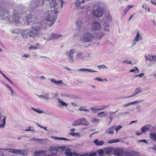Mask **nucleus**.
Wrapping results in <instances>:
<instances>
[{
    "mask_svg": "<svg viewBox=\"0 0 156 156\" xmlns=\"http://www.w3.org/2000/svg\"><path fill=\"white\" fill-rule=\"evenodd\" d=\"M110 15V13L108 12L106 13L105 17L103 18V22L104 21V23L103 24L104 27H109V22L111 21L112 19Z\"/></svg>",
    "mask_w": 156,
    "mask_h": 156,
    "instance_id": "nucleus-8",
    "label": "nucleus"
},
{
    "mask_svg": "<svg viewBox=\"0 0 156 156\" xmlns=\"http://www.w3.org/2000/svg\"><path fill=\"white\" fill-rule=\"evenodd\" d=\"M99 121V120L98 119L96 118H94L92 121V122H98Z\"/></svg>",
    "mask_w": 156,
    "mask_h": 156,
    "instance_id": "nucleus-58",
    "label": "nucleus"
},
{
    "mask_svg": "<svg viewBox=\"0 0 156 156\" xmlns=\"http://www.w3.org/2000/svg\"><path fill=\"white\" fill-rule=\"evenodd\" d=\"M124 149L122 148H119L115 149L113 151V154L116 156H122L124 154Z\"/></svg>",
    "mask_w": 156,
    "mask_h": 156,
    "instance_id": "nucleus-13",
    "label": "nucleus"
},
{
    "mask_svg": "<svg viewBox=\"0 0 156 156\" xmlns=\"http://www.w3.org/2000/svg\"><path fill=\"white\" fill-rule=\"evenodd\" d=\"M94 142L96 145L98 146H101L104 144V142L102 141H99V140L97 139H95L94 141Z\"/></svg>",
    "mask_w": 156,
    "mask_h": 156,
    "instance_id": "nucleus-28",
    "label": "nucleus"
},
{
    "mask_svg": "<svg viewBox=\"0 0 156 156\" xmlns=\"http://www.w3.org/2000/svg\"><path fill=\"white\" fill-rule=\"evenodd\" d=\"M150 128V126L149 125H147L143 126L141 129V130L142 132L145 133L146 131Z\"/></svg>",
    "mask_w": 156,
    "mask_h": 156,
    "instance_id": "nucleus-29",
    "label": "nucleus"
},
{
    "mask_svg": "<svg viewBox=\"0 0 156 156\" xmlns=\"http://www.w3.org/2000/svg\"><path fill=\"white\" fill-rule=\"evenodd\" d=\"M38 47L37 46L31 45L29 47V49L30 50L31 49H36L38 48Z\"/></svg>",
    "mask_w": 156,
    "mask_h": 156,
    "instance_id": "nucleus-47",
    "label": "nucleus"
},
{
    "mask_svg": "<svg viewBox=\"0 0 156 156\" xmlns=\"http://www.w3.org/2000/svg\"><path fill=\"white\" fill-rule=\"evenodd\" d=\"M69 134L70 135L73 136H76V137H79L80 136V134L78 133H70Z\"/></svg>",
    "mask_w": 156,
    "mask_h": 156,
    "instance_id": "nucleus-41",
    "label": "nucleus"
},
{
    "mask_svg": "<svg viewBox=\"0 0 156 156\" xmlns=\"http://www.w3.org/2000/svg\"><path fill=\"white\" fill-rule=\"evenodd\" d=\"M66 148V147L65 146H58V148L62 150V151L64 150Z\"/></svg>",
    "mask_w": 156,
    "mask_h": 156,
    "instance_id": "nucleus-54",
    "label": "nucleus"
},
{
    "mask_svg": "<svg viewBox=\"0 0 156 156\" xmlns=\"http://www.w3.org/2000/svg\"><path fill=\"white\" fill-rule=\"evenodd\" d=\"M129 114V112H124V113H119V114L120 115H122L123 114Z\"/></svg>",
    "mask_w": 156,
    "mask_h": 156,
    "instance_id": "nucleus-62",
    "label": "nucleus"
},
{
    "mask_svg": "<svg viewBox=\"0 0 156 156\" xmlns=\"http://www.w3.org/2000/svg\"><path fill=\"white\" fill-rule=\"evenodd\" d=\"M122 128V126L121 125H119L117 127H116L115 129L116 131H118L120 129Z\"/></svg>",
    "mask_w": 156,
    "mask_h": 156,
    "instance_id": "nucleus-55",
    "label": "nucleus"
},
{
    "mask_svg": "<svg viewBox=\"0 0 156 156\" xmlns=\"http://www.w3.org/2000/svg\"><path fill=\"white\" fill-rule=\"evenodd\" d=\"M136 108L137 109V112H141L140 106L138 105L136 106Z\"/></svg>",
    "mask_w": 156,
    "mask_h": 156,
    "instance_id": "nucleus-48",
    "label": "nucleus"
},
{
    "mask_svg": "<svg viewBox=\"0 0 156 156\" xmlns=\"http://www.w3.org/2000/svg\"><path fill=\"white\" fill-rule=\"evenodd\" d=\"M141 92V89L140 87H139L136 88L134 91L132 95L128 96V97H126L124 98H129L130 97H131L134 96L136 95L137 94H138L139 93Z\"/></svg>",
    "mask_w": 156,
    "mask_h": 156,
    "instance_id": "nucleus-20",
    "label": "nucleus"
},
{
    "mask_svg": "<svg viewBox=\"0 0 156 156\" xmlns=\"http://www.w3.org/2000/svg\"><path fill=\"white\" fill-rule=\"evenodd\" d=\"M79 110L80 111H84L85 112H89V110L85 109L83 107L81 106L79 109Z\"/></svg>",
    "mask_w": 156,
    "mask_h": 156,
    "instance_id": "nucleus-45",
    "label": "nucleus"
},
{
    "mask_svg": "<svg viewBox=\"0 0 156 156\" xmlns=\"http://www.w3.org/2000/svg\"><path fill=\"white\" fill-rule=\"evenodd\" d=\"M81 125H84L88 126L89 125L88 122L87 121L86 119L84 118L80 119Z\"/></svg>",
    "mask_w": 156,
    "mask_h": 156,
    "instance_id": "nucleus-23",
    "label": "nucleus"
},
{
    "mask_svg": "<svg viewBox=\"0 0 156 156\" xmlns=\"http://www.w3.org/2000/svg\"><path fill=\"white\" fill-rule=\"evenodd\" d=\"M65 154L67 156H71L72 155V152L69 149H66L65 151Z\"/></svg>",
    "mask_w": 156,
    "mask_h": 156,
    "instance_id": "nucleus-39",
    "label": "nucleus"
},
{
    "mask_svg": "<svg viewBox=\"0 0 156 156\" xmlns=\"http://www.w3.org/2000/svg\"><path fill=\"white\" fill-rule=\"evenodd\" d=\"M104 35L105 34L103 32L99 31L97 34L96 38L98 39H100L104 36Z\"/></svg>",
    "mask_w": 156,
    "mask_h": 156,
    "instance_id": "nucleus-30",
    "label": "nucleus"
},
{
    "mask_svg": "<svg viewBox=\"0 0 156 156\" xmlns=\"http://www.w3.org/2000/svg\"><path fill=\"white\" fill-rule=\"evenodd\" d=\"M118 111V110H117V111L115 112H109V114H110V116H112V115H113L114 114H115V113H116L117 111Z\"/></svg>",
    "mask_w": 156,
    "mask_h": 156,
    "instance_id": "nucleus-61",
    "label": "nucleus"
},
{
    "mask_svg": "<svg viewBox=\"0 0 156 156\" xmlns=\"http://www.w3.org/2000/svg\"><path fill=\"white\" fill-rule=\"evenodd\" d=\"M92 11L93 14L94 16L99 18L103 16L106 12V10L103 7L101 3L98 2L94 5Z\"/></svg>",
    "mask_w": 156,
    "mask_h": 156,
    "instance_id": "nucleus-3",
    "label": "nucleus"
},
{
    "mask_svg": "<svg viewBox=\"0 0 156 156\" xmlns=\"http://www.w3.org/2000/svg\"><path fill=\"white\" fill-rule=\"evenodd\" d=\"M58 102L59 103V105L61 106H67L68 105L67 104L60 99H58Z\"/></svg>",
    "mask_w": 156,
    "mask_h": 156,
    "instance_id": "nucleus-33",
    "label": "nucleus"
},
{
    "mask_svg": "<svg viewBox=\"0 0 156 156\" xmlns=\"http://www.w3.org/2000/svg\"><path fill=\"white\" fill-rule=\"evenodd\" d=\"M51 81L52 83H54L55 84L59 85V84H64L62 83V80L56 81L54 80V79H52L51 80Z\"/></svg>",
    "mask_w": 156,
    "mask_h": 156,
    "instance_id": "nucleus-31",
    "label": "nucleus"
},
{
    "mask_svg": "<svg viewBox=\"0 0 156 156\" xmlns=\"http://www.w3.org/2000/svg\"><path fill=\"white\" fill-rule=\"evenodd\" d=\"M85 57L83 55L82 52H78L77 53L75 56V59L77 60H82L85 58Z\"/></svg>",
    "mask_w": 156,
    "mask_h": 156,
    "instance_id": "nucleus-17",
    "label": "nucleus"
},
{
    "mask_svg": "<svg viewBox=\"0 0 156 156\" xmlns=\"http://www.w3.org/2000/svg\"><path fill=\"white\" fill-rule=\"evenodd\" d=\"M44 1H49L48 3L51 8H55L56 9H58V5L56 2V0H43L42 1L44 2Z\"/></svg>",
    "mask_w": 156,
    "mask_h": 156,
    "instance_id": "nucleus-15",
    "label": "nucleus"
},
{
    "mask_svg": "<svg viewBox=\"0 0 156 156\" xmlns=\"http://www.w3.org/2000/svg\"><path fill=\"white\" fill-rule=\"evenodd\" d=\"M129 106V103H128L127 104H123L122 105V107L124 108H125Z\"/></svg>",
    "mask_w": 156,
    "mask_h": 156,
    "instance_id": "nucleus-64",
    "label": "nucleus"
},
{
    "mask_svg": "<svg viewBox=\"0 0 156 156\" xmlns=\"http://www.w3.org/2000/svg\"><path fill=\"white\" fill-rule=\"evenodd\" d=\"M22 57H24L26 58H28L30 57V55L29 54H25L23 55Z\"/></svg>",
    "mask_w": 156,
    "mask_h": 156,
    "instance_id": "nucleus-63",
    "label": "nucleus"
},
{
    "mask_svg": "<svg viewBox=\"0 0 156 156\" xmlns=\"http://www.w3.org/2000/svg\"><path fill=\"white\" fill-rule=\"evenodd\" d=\"M11 152H12L16 154H18L23 155H27L28 154L27 151L25 150L19 149H11L10 150Z\"/></svg>",
    "mask_w": 156,
    "mask_h": 156,
    "instance_id": "nucleus-12",
    "label": "nucleus"
},
{
    "mask_svg": "<svg viewBox=\"0 0 156 156\" xmlns=\"http://www.w3.org/2000/svg\"><path fill=\"white\" fill-rule=\"evenodd\" d=\"M6 123V117L3 119V123L2 124H0V128H3L5 127V124Z\"/></svg>",
    "mask_w": 156,
    "mask_h": 156,
    "instance_id": "nucleus-44",
    "label": "nucleus"
},
{
    "mask_svg": "<svg viewBox=\"0 0 156 156\" xmlns=\"http://www.w3.org/2000/svg\"><path fill=\"white\" fill-rule=\"evenodd\" d=\"M53 8L54 10L48 11L45 14V20L47 22V24H48L50 27L52 26L55 23L57 19L56 14L58 12L56 10L57 9Z\"/></svg>",
    "mask_w": 156,
    "mask_h": 156,
    "instance_id": "nucleus-2",
    "label": "nucleus"
},
{
    "mask_svg": "<svg viewBox=\"0 0 156 156\" xmlns=\"http://www.w3.org/2000/svg\"><path fill=\"white\" fill-rule=\"evenodd\" d=\"M108 107V106H107L106 105H103L102 106L101 108H99V109H100V110L101 109H105V108Z\"/></svg>",
    "mask_w": 156,
    "mask_h": 156,
    "instance_id": "nucleus-60",
    "label": "nucleus"
},
{
    "mask_svg": "<svg viewBox=\"0 0 156 156\" xmlns=\"http://www.w3.org/2000/svg\"><path fill=\"white\" fill-rule=\"evenodd\" d=\"M114 148L113 147H105L104 149V153L107 154H110L113 151Z\"/></svg>",
    "mask_w": 156,
    "mask_h": 156,
    "instance_id": "nucleus-22",
    "label": "nucleus"
},
{
    "mask_svg": "<svg viewBox=\"0 0 156 156\" xmlns=\"http://www.w3.org/2000/svg\"><path fill=\"white\" fill-rule=\"evenodd\" d=\"M98 68L100 69H107V67L104 64H103L101 65H99L97 66Z\"/></svg>",
    "mask_w": 156,
    "mask_h": 156,
    "instance_id": "nucleus-46",
    "label": "nucleus"
},
{
    "mask_svg": "<svg viewBox=\"0 0 156 156\" xmlns=\"http://www.w3.org/2000/svg\"><path fill=\"white\" fill-rule=\"evenodd\" d=\"M31 108L33 110H34L35 112H37V113L39 114L43 113V112H44V111L43 110H42L41 111V110H40L38 109L35 108H34V107H31Z\"/></svg>",
    "mask_w": 156,
    "mask_h": 156,
    "instance_id": "nucleus-38",
    "label": "nucleus"
},
{
    "mask_svg": "<svg viewBox=\"0 0 156 156\" xmlns=\"http://www.w3.org/2000/svg\"><path fill=\"white\" fill-rule=\"evenodd\" d=\"M150 138L154 141H156V133H151L150 134Z\"/></svg>",
    "mask_w": 156,
    "mask_h": 156,
    "instance_id": "nucleus-34",
    "label": "nucleus"
},
{
    "mask_svg": "<svg viewBox=\"0 0 156 156\" xmlns=\"http://www.w3.org/2000/svg\"><path fill=\"white\" fill-rule=\"evenodd\" d=\"M123 63L125 64H132V62L130 61H127V60H125L123 61L122 62Z\"/></svg>",
    "mask_w": 156,
    "mask_h": 156,
    "instance_id": "nucleus-53",
    "label": "nucleus"
},
{
    "mask_svg": "<svg viewBox=\"0 0 156 156\" xmlns=\"http://www.w3.org/2000/svg\"><path fill=\"white\" fill-rule=\"evenodd\" d=\"M153 56L150 55H145V58L146 59V61H147V60L152 61H153V59L152 58Z\"/></svg>",
    "mask_w": 156,
    "mask_h": 156,
    "instance_id": "nucleus-40",
    "label": "nucleus"
},
{
    "mask_svg": "<svg viewBox=\"0 0 156 156\" xmlns=\"http://www.w3.org/2000/svg\"><path fill=\"white\" fill-rule=\"evenodd\" d=\"M90 109L94 113H96L97 111L100 110L99 108H91Z\"/></svg>",
    "mask_w": 156,
    "mask_h": 156,
    "instance_id": "nucleus-52",
    "label": "nucleus"
},
{
    "mask_svg": "<svg viewBox=\"0 0 156 156\" xmlns=\"http://www.w3.org/2000/svg\"><path fill=\"white\" fill-rule=\"evenodd\" d=\"M37 95L39 98H42L44 100H48L50 99V98L49 97V94L48 93L45 94L44 95Z\"/></svg>",
    "mask_w": 156,
    "mask_h": 156,
    "instance_id": "nucleus-25",
    "label": "nucleus"
},
{
    "mask_svg": "<svg viewBox=\"0 0 156 156\" xmlns=\"http://www.w3.org/2000/svg\"><path fill=\"white\" fill-rule=\"evenodd\" d=\"M74 53V50L73 49H71L70 51H67L66 52V54L68 57V60L70 63H73L74 61L73 58V55Z\"/></svg>",
    "mask_w": 156,
    "mask_h": 156,
    "instance_id": "nucleus-9",
    "label": "nucleus"
},
{
    "mask_svg": "<svg viewBox=\"0 0 156 156\" xmlns=\"http://www.w3.org/2000/svg\"><path fill=\"white\" fill-rule=\"evenodd\" d=\"M130 72H134L135 73H137L139 72V70L138 68L136 66L135 69H131L129 71Z\"/></svg>",
    "mask_w": 156,
    "mask_h": 156,
    "instance_id": "nucleus-43",
    "label": "nucleus"
},
{
    "mask_svg": "<svg viewBox=\"0 0 156 156\" xmlns=\"http://www.w3.org/2000/svg\"><path fill=\"white\" fill-rule=\"evenodd\" d=\"M94 35L90 32H85L82 34L80 37L81 40L83 42H87L91 41Z\"/></svg>",
    "mask_w": 156,
    "mask_h": 156,
    "instance_id": "nucleus-4",
    "label": "nucleus"
},
{
    "mask_svg": "<svg viewBox=\"0 0 156 156\" xmlns=\"http://www.w3.org/2000/svg\"><path fill=\"white\" fill-rule=\"evenodd\" d=\"M81 3L80 0H76L75 2V4L77 6H79L80 5Z\"/></svg>",
    "mask_w": 156,
    "mask_h": 156,
    "instance_id": "nucleus-49",
    "label": "nucleus"
},
{
    "mask_svg": "<svg viewBox=\"0 0 156 156\" xmlns=\"http://www.w3.org/2000/svg\"><path fill=\"white\" fill-rule=\"evenodd\" d=\"M133 6L132 5H128L127 6V7L125 9H124V15H125L126 14V13L128 11L129 9L133 8Z\"/></svg>",
    "mask_w": 156,
    "mask_h": 156,
    "instance_id": "nucleus-37",
    "label": "nucleus"
},
{
    "mask_svg": "<svg viewBox=\"0 0 156 156\" xmlns=\"http://www.w3.org/2000/svg\"><path fill=\"white\" fill-rule=\"evenodd\" d=\"M25 131H31L33 133H35L36 132L34 128L30 126H29L28 127V129H26Z\"/></svg>",
    "mask_w": 156,
    "mask_h": 156,
    "instance_id": "nucleus-42",
    "label": "nucleus"
},
{
    "mask_svg": "<svg viewBox=\"0 0 156 156\" xmlns=\"http://www.w3.org/2000/svg\"><path fill=\"white\" fill-rule=\"evenodd\" d=\"M26 18L27 23L29 24L30 23L34 21L35 20L36 16L34 15L29 12L26 15Z\"/></svg>",
    "mask_w": 156,
    "mask_h": 156,
    "instance_id": "nucleus-10",
    "label": "nucleus"
},
{
    "mask_svg": "<svg viewBox=\"0 0 156 156\" xmlns=\"http://www.w3.org/2000/svg\"><path fill=\"white\" fill-rule=\"evenodd\" d=\"M47 156H57V154L53 152H51V154Z\"/></svg>",
    "mask_w": 156,
    "mask_h": 156,
    "instance_id": "nucleus-57",
    "label": "nucleus"
},
{
    "mask_svg": "<svg viewBox=\"0 0 156 156\" xmlns=\"http://www.w3.org/2000/svg\"><path fill=\"white\" fill-rule=\"evenodd\" d=\"M142 39L143 38L141 35L140 34L139 32H138L136 35L135 36L134 39V41H135V42H137Z\"/></svg>",
    "mask_w": 156,
    "mask_h": 156,
    "instance_id": "nucleus-26",
    "label": "nucleus"
},
{
    "mask_svg": "<svg viewBox=\"0 0 156 156\" xmlns=\"http://www.w3.org/2000/svg\"><path fill=\"white\" fill-rule=\"evenodd\" d=\"M9 11L8 9L5 7L0 8V19L1 20H5L8 16Z\"/></svg>",
    "mask_w": 156,
    "mask_h": 156,
    "instance_id": "nucleus-7",
    "label": "nucleus"
},
{
    "mask_svg": "<svg viewBox=\"0 0 156 156\" xmlns=\"http://www.w3.org/2000/svg\"><path fill=\"white\" fill-rule=\"evenodd\" d=\"M29 30L25 29L23 30L21 32V35L24 39L26 38L29 36Z\"/></svg>",
    "mask_w": 156,
    "mask_h": 156,
    "instance_id": "nucleus-21",
    "label": "nucleus"
},
{
    "mask_svg": "<svg viewBox=\"0 0 156 156\" xmlns=\"http://www.w3.org/2000/svg\"><path fill=\"white\" fill-rule=\"evenodd\" d=\"M77 71L79 72H86L87 71L88 72L92 73L95 72L96 71H94L93 70L90 69H87L86 68H80L77 69Z\"/></svg>",
    "mask_w": 156,
    "mask_h": 156,
    "instance_id": "nucleus-24",
    "label": "nucleus"
},
{
    "mask_svg": "<svg viewBox=\"0 0 156 156\" xmlns=\"http://www.w3.org/2000/svg\"><path fill=\"white\" fill-rule=\"evenodd\" d=\"M9 20L12 23H15V25L17 24L20 22V14L18 12L15 13L14 12L13 16L10 17Z\"/></svg>",
    "mask_w": 156,
    "mask_h": 156,
    "instance_id": "nucleus-6",
    "label": "nucleus"
},
{
    "mask_svg": "<svg viewBox=\"0 0 156 156\" xmlns=\"http://www.w3.org/2000/svg\"><path fill=\"white\" fill-rule=\"evenodd\" d=\"M69 98L78 99H79V97L77 96L73 95L70 94Z\"/></svg>",
    "mask_w": 156,
    "mask_h": 156,
    "instance_id": "nucleus-50",
    "label": "nucleus"
},
{
    "mask_svg": "<svg viewBox=\"0 0 156 156\" xmlns=\"http://www.w3.org/2000/svg\"><path fill=\"white\" fill-rule=\"evenodd\" d=\"M97 154L96 152L90 153L88 156H97Z\"/></svg>",
    "mask_w": 156,
    "mask_h": 156,
    "instance_id": "nucleus-56",
    "label": "nucleus"
},
{
    "mask_svg": "<svg viewBox=\"0 0 156 156\" xmlns=\"http://www.w3.org/2000/svg\"><path fill=\"white\" fill-rule=\"evenodd\" d=\"M102 28V26L100 24L96 21L93 22L91 25V28L93 30H99Z\"/></svg>",
    "mask_w": 156,
    "mask_h": 156,
    "instance_id": "nucleus-14",
    "label": "nucleus"
},
{
    "mask_svg": "<svg viewBox=\"0 0 156 156\" xmlns=\"http://www.w3.org/2000/svg\"><path fill=\"white\" fill-rule=\"evenodd\" d=\"M104 151L102 149H100L98 151V153L100 156L102 155L104 153Z\"/></svg>",
    "mask_w": 156,
    "mask_h": 156,
    "instance_id": "nucleus-51",
    "label": "nucleus"
},
{
    "mask_svg": "<svg viewBox=\"0 0 156 156\" xmlns=\"http://www.w3.org/2000/svg\"><path fill=\"white\" fill-rule=\"evenodd\" d=\"M83 22L81 19H78L75 22V25L76 28L80 32L83 30L84 28L83 26Z\"/></svg>",
    "mask_w": 156,
    "mask_h": 156,
    "instance_id": "nucleus-11",
    "label": "nucleus"
},
{
    "mask_svg": "<svg viewBox=\"0 0 156 156\" xmlns=\"http://www.w3.org/2000/svg\"><path fill=\"white\" fill-rule=\"evenodd\" d=\"M46 27L45 25L43 26L40 24H37L35 26H32V29H30L29 30V37H33V38L39 37L42 33V32L45 30Z\"/></svg>",
    "mask_w": 156,
    "mask_h": 156,
    "instance_id": "nucleus-1",
    "label": "nucleus"
},
{
    "mask_svg": "<svg viewBox=\"0 0 156 156\" xmlns=\"http://www.w3.org/2000/svg\"><path fill=\"white\" fill-rule=\"evenodd\" d=\"M72 125L74 126L81 125L80 119L77 120L73 121L72 122Z\"/></svg>",
    "mask_w": 156,
    "mask_h": 156,
    "instance_id": "nucleus-35",
    "label": "nucleus"
},
{
    "mask_svg": "<svg viewBox=\"0 0 156 156\" xmlns=\"http://www.w3.org/2000/svg\"><path fill=\"white\" fill-rule=\"evenodd\" d=\"M51 37H48L46 40L47 41H49L51 39H56L59 38L62 36L61 34H56L52 33H51Z\"/></svg>",
    "mask_w": 156,
    "mask_h": 156,
    "instance_id": "nucleus-16",
    "label": "nucleus"
},
{
    "mask_svg": "<svg viewBox=\"0 0 156 156\" xmlns=\"http://www.w3.org/2000/svg\"><path fill=\"white\" fill-rule=\"evenodd\" d=\"M116 125H114L106 130L105 133L107 134H110L112 135L113 133V130H114Z\"/></svg>",
    "mask_w": 156,
    "mask_h": 156,
    "instance_id": "nucleus-19",
    "label": "nucleus"
},
{
    "mask_svg": "<svg viewBox=\"0 0 156 156\" xmlns=\"http://www.w3.org/2000/svg\"><path fill=\"white\" fill-rule=\"evenodd\" d=\"M144 73H141L139 75H136L135 76H134V78H136V77H138V76H139L140 77H141L142 76H144Z\"/></svg>",
    "mask_w": 156,
    "mask_h": 156,
    "instance_id": "nucleus-59",
    "label": "nucleus"
},
{
    "mask_svg": "<svg viewBox=\"0 0 156 156\" xmlns=\"http://www.w3.org/2000/svg\"><path fill=\"white\" fill-rule=\"evenodd\" d=\"M44 3V2L43 1L41 2L40 0H32L29 4V7L30 9H33L38 8L39 6L43 5Z\"/></svg>",
    "mask_w": 156,
    "mask_h": 156,
    "instance_id": "nucleus-5",
    "label": "nucleus"
},
{
    "mask_svg": "<svg viewBox=\"0 0 156 156\" xmlns=\"http://www.w3.org/2000/svg\"><path fill=\"white\" fill-rule=\"evenodd\" d=\"M120 141V140L118 139H110L108 141V143L109 144L116 143Z\"/></svg>",
    "mask_w": 156,
    "mask_h": 156,
    "instance_id": "nucleus-36",
    "label": "nucleus"
},
{
    "mask_svg": "<svg viewBox=\"0 0 156 156\" xmlns=\"http://www.w3.org/2000/svg\"><path fill=\"white\" fill-rule=\"evenodd\" d=\"M49 151H50L51 152H53V151H55V153L57 154L58 152V147H56L54 146H51L50 147Z\"/></svg>",
    "mask_w": 156,
    "mask_h": 156,
    "instance_id": "nucleus-27",
    "label": "nucleus"
},
{
    "mask_svg": "<svg viewBox=\"0 0 156 156\" xmlns=\"http://www.w3.org/2000/svg\"><path fill=\"white\" fill-rule=\"evenodd\" d=\"M46 152V151H35L34 154V156H45Z\"/></svg>",
    "mask_w": 156,
    "mask_h": 156,
    "instance_id": "nucleus-18",
    "label": "nucleus"
},
{
    "mask_svg": "<svg viewBox=\"0 0 156 156\" xmlns=\"http://www.w3.org/2000/svg\"><path fill=\"white\" fill-rule=\"evenodd\" d=\"M45 140L44 139H37L35 137H32L31 139L30 140V141H37V142L39 143H42L43 141Z\"/></svg>",
    "mask_w": 156,
    "mask_h": 156,
    "instance_id": "nucleus-32",
    "label": "nucleus"
}]
</instances>
